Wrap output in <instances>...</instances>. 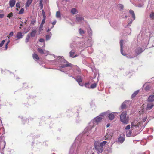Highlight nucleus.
<instances>
[{
  "instance_id": "nucleus-46",
  "label": "nucleus",
  "mask_w": 154,
  "mask_h": 154,
  "mask_svg": "<svg viewBox=\"0 0 154 154\" xmlns=\"http://www.w3.org/2000/svg\"><path fill=\"white\" fill-rule=\"evenodd\" d=\"M56 20H54V21L52 23V26L54 27V26L56 24Z\"/></svg>"
},
{
  "instance_id": "nucleus-37",
  "label": "nucleus",
  "mask_w": 154,
  "mask_h": 154,
  "mask_svg": "<svg viewBox=\"0 0 154 154\" xmlns=\"http://www.w3.org/2000/svg\"><path fill=\"white\" fill-rule=\"evenodd\" d=\"M24 9L23 8H22L18 12L19 14H21L24 13Z\"/></svg>"
},
{
  "instance_id": "nucleus-1",
  "label": "nucleus",
  "mask_w": 154,
  "mask_h": 154,
  "mask_svg": "<svg viewBox=\"0 0 154 154\" xmlns=\"http://www.w3.org/2000/svg\"><path fill=\"white\" fill-rule=\"evenodd\" d=\"M147 119L146 116H145L142 118H140L139 119H136L131 123V130L125 131L126 135L127 137H130L132 131H138L141 128L142 126H145L146 124H143L146 121Z\"/></svg>"
},
{
  "instance_id": "nucleus-17",
  "label": "nucleus",
  "mask_w": 154,
  "mask_h": 154,
  "mask_svg": "<svg viewBox=\"0 0 154 154\" xmlns=\"http://www.w3.org/2000/svg\"><path fill=\"white\" fill-rule=\"evenodd\" d=\"M82 141V135L80 134L76 138L75 143H80Z\"/></svg>"
},
{
  "instance_id": "nucleus-14",
  "label": "nucleus",
  "mask_w": 154,
  "mask_h": 154,
  "mask_svg": "<svg viewBox=\"0 0 154 154\" xmlns=\"http://www.w3.org/2000/svg\"><path fill=\"white\" fill-rule=\"evenodd\" d=\"M23 36L24 35L23 34L22 32H19L17 33L16 37L17 38V39H20L23 38Z\"/></svg>"
},
{
  "instance_id": "nucleus-27",
  "label": "nucleus",
  "mask_w": 154,
  "mask_h": 154,
  "mask_svg": "<svg viewBox=\"0 0 154 154\" xmlns=\"http://www.w3.org/2000/svg\"><path fill=\"white\" fill-rule=\"evenodd\" d=\"M74 53L75 51L72 50L69 53L70 56L73 58L76 57L77 56L76 55H75L74 56H73Z\"/></svg>"
},
{
  "instance_id": "nucleus-53",
  "label": "nucleus",
  "mask_w": 154,
  "mask_h": 154,
  "mask_svg": "<svg viewBox=\"0 0 154 154\" xmlns=\"http://www.w3.org/2000/svg\"><path fill=\"white\" fill-rule=\"evenodd\" d=\"M42 16H43V19H45L46 17L45 14H43Z\"/></svg>"
},
{
  "instance_id": "nucleus-41",
  "label": "nucleus",
  "mask_w": 154,
  "mask_h": 154,
  "mask_svg": "<svg viewBox=\"0 0 154 154\" xmlns=\"http://www.w3.org/2000/svg\"><path fill=\"white\" fill-rule=\"evenodd\" d=\"M150 17L151 18H152L153 19H154V13L152 12L151 13V14H150Z\"/></svg>"
},
{
  "instance_id": "nucleus-40",
  "label": "nucleus",
  "mask_w": 154,
  "mask_h": 154,
  "mask_svg": "<svg viewBox=\"0 0 154 154\" xmlns=\"http://www.w3.org/2000/svg\"><path fill=\"white\" fill-rule=\"evenodd\" d=\"M13 16V14L12 13H10L9 14H8L7 17L9 18L12 17Z\"/></svg>"
},
{
  "instance_id": "nucleus-22",
  "label": "nucleus",
  "mask_w": 154,
  "mask_h": 154,
  "mask_svg": "<svg viewBox=\"0 0 154 154\" xmlns=\"http://www.w3.org/2000/svg\"><path fill=\"white\" fill-rule=\"evenodd\" d=\"M92 83V82L89 81L88 82L85 83L84 85L85 87L88 88L90 89V85Z\"/></svg>"
},
{
  "instance_id": "nucleus-25",
  "label": "nucleus",
  "mask_w": 154,
  "mask_h": 154,
  "mask_svg": "<svg viewBox=\"0 0 154 154\" xmlns=\"http://www.w3.org/2000/svg\"><path fill=\"white\" fill-rule=\"evenodd\" d=\"M144 107L143 106H142L141 107L140 110L139 111V113L140 114H143L144 113H146V112L144 111Z\"/></svg>"
},
{
  "instance_id": "nucleus-56",
  "label": "nucleus",
  "mask_w": 154,
  "mask_h": 154,
  "mask_svg": "<svg viewBox=\"0 0 154 154\" xmlns=\"http://www.w3.org/2000/svg\"><path fill=\"white\" fill-rule=\"evenodd\" d=\"M109 126H110V124H108L106 125V127H108Z\"/></svg>"
},
{
  "instance_id": "nucleus-34",
  "label": "nucleus",
  "mask_w": 154,
  "mask_h": 154,
  "mask_svg": "<svg viewBox=\"0 0 154 154\" xmlns=\"http://www.w3.org/2000/svg\"><path fill=\"white\" fill-rule=\"evenodd\" d=\"M75 145H76V144H75V143H74L70 148V152H72L73 151L74 148L75 146Z\"/></svg>"
},
{
  "instance_id": "nucleus-4",
  "label": "nucleus",
  "mask_w": 154,
  "mask_h": 154,
  "mask_svg": "<svg viewBox=\"0 0 154 154\" xmlns=\"http://www.w3.org/2000/svg\"><path fill=\"white\" fill-rule=\"evenodd\" d=\"M127 113L125 111L123 112L120 116L121 121L123 124H127L129 121V118L128 117H126Z\"/></svg>"
},
{
  "instance_id": "nucleus-42",
  "label": "nucleus",
  "mask_w": 154,
  "mask_h": 154,
  "mask_svg": "<svg viewBox=\"0 0 154 154\" xmlns=\"http://www.w3.org/2000/svg\"><path fill=\"white\" fill-rule=\"evenodd\" d=\"M126 106L125 102L123 103L121 106V107L122 109L124 108Z\"/></svg>"
},
{
  "instance_id": "nucleus-55",
  "label": "nucleus",
  "mask_w": 154,
  "mask_h": 154,
  "mask_svg": "<svg viewBox=\"0 0 154 154\" xmlns=\"http://www.w3.org/2000/svg\"><path fill=\"white\" fill-rule=\"evenodd\" d=\"M42 15L43 14H45V12H44V11L43 10H42Z\"/></svg>"
},
{
  "instance_id": "nucleus-38",
  "label": "nucleus",
  "mask_w": 154,
  "mask_h": 154,
  "mask_svg": "<svg viewBox=\"0 0 154 154\" xmlns=\"http://www.w3.org/2000/svg\"><path fill=\"white\" fill-rule=\"evenodd\" d=\"M79 32L80 34L82 35L85 33L84 31L81 29H79Z\"/></svg>"
},
{
  "instance_id": "nucleus-23",
  "label": "nucleus",
  "mask_w": 154,
  "mask_h": 154,
  "mask_svg": "<svg viewBox=\"0 0 154 154\" xmlns=\"http://www.w3.org/2000/svg\"><path fill=\"white\" fill-rule=\"evenodd\" d=\"M32 1L33 0H27L25 5V7L26 8L30 6Z\"/></svg>"
},
{
  "instance_id": "nucleus-36",
  "label": "nucleus",
  "mask_w": 154,
  "mask_h": 154,
  "mask_svg": "<svg viewBox=\"0 0 154 154\" xmlns=\"http://www.w3.org/2000/svg\"><path fill=\"white\" fill-rule=\"evenodd\" d=\"M131 128V126L130 125H127L125 128V130L127 131V130H130V129Z\"/></svg>"
},
{
  "instance_id": "nucleus-29",
  "label": "nucleus",
  "mask_w": 154,
  "mask_h": 154,
  "mask_svg": "<svg viewBox=\"0 0 154 154\" xmlns=\"http://www.w3.org/2000/svg\"><path fill=\"white\" fill-rule=\"evenodd\" d=\"M56 16L57 18L61 19V14L60 11H58L56 12Z\"/></svg>"
},
{
  "instance_id": "nucleus-60",
  "label": "nucleus",
  "mask_w": 154,
  "mask_h": 154,
  "mask_svg": "<svg viewBox=\"0 0 154 154\" xmlns=\"http://www.w3.org/2000/svg\"><path fill=\"white\" fill-rule=\"evenodd\" d=\"M150 137L152 138V136H150Z\"/></svg>"
},
{
  "instance_id": "nucleus-18",
  "label": "nucleus",
  "mask_w": 154,
  "mask_h": 154,
  "mask_svg": "<svg viewBox=\"0 0 154 154\" xmlns=\"http://www.w3.org/2000/svg\"><path fill=\"white\" fill-rule=\"evenodd\" d=\"M143 51V49L140 48L139 47L137 48L135 50V52L137 54H139Z\"/></svg>"
},
{
  "instance_id": "nucleus-47",
  "label": "nucleus",
  "mask_w": 154,
  "mask_h": 154,
  "mask_svg": "<svg viewBox=\"0 0 154 154\" xmlns=\"http://www.w3.org/2000/svg\"><path fill=\"white\" fill-rule=\"evenodd\" d=\"M53 28V26H52L50 28H48L47 30V32H48L51 30V29Z\"/></svg>"
},
{
  "instance_id": "nucleus-62",
  "label": "nucleus",
  "mask_w": 154,
  "mask_h": 154,
  "mask_svg": "<svg viewBox=\"0 0 154 154\" xmlns=\"http://www.w3.org/2000/svg\"><path fill=\"white\" fill-rule=\"evenodd\" d=\"M125 18H127V17L126 16H125Z\"/></svg>"
},
{
  "instance_id": "nucleus-52",
  "label": "nucleus",
  "mask_w": 154,
  "mask_h": 154,
  "mask_svg": "<svg viewBox=\"0 0 154 154\" xmlns=\"http://www.w3.org/2000/svg\"><path fill=\"white\" fill-rule=\"evenodd\" d=\"M4 16V15L3 14H0V18H2Z\"/></svg>"
},
{
  "instance_id": "nucleus-21",
  "label": "nucleus",
  "mask_w": 154,
  "mask_h": 154,
  "mask_svg": "<svg viewBox=\"0 0 154 154\" xmlns=\"http://www.w3.org/2000/svg\"><path fill=\"white\" fill-rule=\"evenodd\" d=\"M15 4V0H10L9 1V5L11 7H13Z\"/></svg>"
},
{
  "instance_id": "nucleus-11",
  "label": "nucleus",
  "mask_w": 154,
  "mask_h": 154,
  "mask_svg": "<svg viewBox=\"0 0 154 154\" xmlns=\"http://www.w3.org/2000/svg\"><path fill=\"white\" fill-rule=\"evenodd\" d=\"M76 80L79 85L82 86H83L84 85L83 83L82 82V78L81 76H77L76 79Z\"/></svg>"
},
{
  "instance_id": "nucleus-13",
  "label": "nucleus",
  "mask_w": 154,
  "mask_h": 154,
  "mask_svg": "<svg viewBox=\"0 0 154 154\" xmlns=\"http://www.w3.org/2000/svg\"><path fill=\"white\" fill-rule=\"evenodd\" d=\"M118 113L116 112H114L109 114V119L111 120H113L115 116Z\"/></svg>"
},
{
  "instance_id": "nucleus-10",
  "label": "nucleus",
  "mask_w": 154,
  "mask_h": 154,
  "mask_svg": "<svg viewBox=\"0 0 154 154\" xmlns=\"http://www.w3.org/2000/svg\"><path fill=\"white\" fill-rule=\"evenodd\" d=\"M130 13L132 15V18H133V20H131L128 23V25L130 26L131 25L132 21L135 19V15L134 12L132 10H130L129 11Z\"/></svg>"
},
{
  "instance_id": "nucleus-43",
  "label": "nucleus",
  "mask_w": 154,
  "mask_h": 154,
  "mask_svg": "<svg viewBox=\"0 0 154 154\" xmlns=\"http://www.w3.org/2000/svg\"><path fill=\"white\" fill-rule=\"evenodd\" d=\"M118 6L120 9H122L123 8V6L122 4H119Z\"/></svg>"
},
{
  "instance_id": "nucleus-49",
  "label": "nucleus",
  "mask_w": 154,
  "mask_h": 154,
  "mask_svg": "<svg viewBox=\"0 0 154 154\" xmlns=\"http://www.w3.org/2000/svg\"><path fill=\"white\" fill-rule=\"evenodd\" d=\"M43 26V25L40 24L39 27V30L40 31H41L42 29Z\"/></svg>"
},
{
  "instance_id": "nucleus-9",
  "label": "nucleus",
  "mask_w": 154,
  "mask_h": 154,
  "mask_svg": "<svg viewBox=\"0 0 154 154\" xmlns=\"http://www.w3.org/2000/svg\"><path fill=\"white\" fill-rule=\"evenodd\" d=\"M37 50L41 54L47 56L48 54V51L45 50H42L40 48H38Z\"/></svg>"
},
{
  "instance_id": "nucleus-54",
  "label": "nucleus",
  "mask_w": 154,
  "mask_h": 154,
  "mask_svg": "<svg viewBox=\"0 0 154 154\" xmlns=\"http://www.w3.org/2000/svg\"><path fill=\"white\" fill-rule=\"evenodd\" d=\"M40 6H42V8L41 9H42L43 8V5H42V4L41 1H40Z\"/></svg>"
},
{
  "instance_id": "nucleus-3",
  "label": "nucleus",
  "mask_w": 154,
  "mask_h": 154,
  "mask_svg": "<svg viewBox=\"0 0 154 154\" xmlns=\"http://www.w3.org/2000/svg\"><path fill=\"white\" fill-rule=\"evenodd\" d=\"M56 57V59L54 61V64L60 65L59 68L58 69V70L63 72H67V71L63 68L68 67H72L73 65L66 61L63 57ZM54 57L55 58H56L55 56H54Z\"/></svg>"
},
{
  "instance_id": "nucleus-48",
  "label": "nucleus",
  "mask_w": 154,
  "mask_h": 154,
  "mask_svg": "<svg viewBox=\"0 0 154 154\" xmlns=\"http://www.w3.org/2000/svg\"><path fill=\"white\" fill-rule=\"evenodd\" d=\"M45 19H43V20H42V21L41 24L43 25V24H44V23H45Z\"/></svg>"
},
{
  "instance_id": "nucleus-26",
  "label": "nucleus",
  "mask_w": 154,
  "mask_h": 154,
  "mask_svg": "<svg viewBox=\"0 0 154 154\" xmlns=\"http://www.w3.org/2000/svg\"><path fill=\"white\" fill-rule=\"evenodd\" d=\"M78 12V11L75 8H72L71 10V12L73 14H76Z\"/></svg>"
},
{
  "instance_id": "nucleus-35",
  "label": "nucleus",
  "mask_w": 154,
  "mask_h": 154,
  "mask_svg": "<svg viewBox=\"0 0 154 154\" xmlns=\"http://www.w3.org/2000/svg\"><path fill=\"white\" fill-rule=\"evenodd\" d=\"M30 38V35L29 34H28L27 35L26 38V43H27L29 42Z\"/></svg>"
},
{
  "instance_id": "nucleus-5",
  "label": "nucleus",
  "mask_w": 154,
  "mask_h": 154,
  "mask_svg": "<svg viewBox=\"0 0 154 154\" xmlns=\"http://www.w3.org/2000/svg\"><path fill=\"white\" fill-rule=\"evenodd\" d=\"M84 42V43L80 44V48H86L88 46H90L92 45V42L91 38L89 37L88 40H86Z\"/></svg>"
},
{
  "instance_id": "nucleus-8",
  "label": "nucleus",
  "mask_w": 154,
  "mask_h": 154,
  "mask_svg": "<svg viewBox=\"0 0 154 154\" xmlns=\"http://www.w3.org/2000/svg\"><path fill=\"white\" fill-rule=\"evenodd\" d=\"M75 21L77 23H82L84 21V18L81 16L77 15L76 17Z\"/></svg>"
},
{
  "instance_id": "nucleus-33",
  "label": "nucleus",
  "mask_w": 154,
  "mask_h": 154,
  "mask_svg": "<svg viewBox=\"0 0 154 154\" xmlns=\"http://www.w3.org/2000/svg\"><path fill=\"white\" fill-rule=\"evenodd\" d=\"M107 143V142L106 141H104L103 142L101 143H99V145H100L101 147H102L103 148V147Z\"/></svg>"
},
{
  "instance_id": "nucleus-39",
  "label": "nucleus",
  "mask_w": 154,
  "mask_h": 154,
  "mask_svg": "<svg viewBox=\"0 0 154 154\" xmlns=\"http://www.w3.org/2000/svg\"><path fill=\"white\" fill-rule=\"evenodd\" d=\"M21 5V2H17L16 4V6L17 8H20Z\"/></svg>"
},
{
  "instance_id": "nucleus-32",
  "label": "nucleus",
  "mask_w": 154,
  "mask_h": 154,
  "mask_svg": "<svg viewBox=\"0 0 154 154\" xmlns=\"http://www.w3.org/2000/svg\"><path fill=\"white\" fill-rule=\"evenodd\" d=\"M97 86V84L96 83H91L90 85V88L93 89L96 87Z\"/></svg>"
},
{
  "instance_id": "nucleus-2",
  "label": "nucleus",
  "mask_w": 154,
  "mask_h": 154,
  "mask_svg": "<svg viewBox=\"0 0 154 154\" xmlns=\"http://www.w3.org/2000/svg\"><path fill=\"white\" fill-rule=\"evenodd\" d=\"M106 115V113H103L94 118L90 122L88 126L85 129V132L89 134H91L92 132H94L95 131L92 130L93 128L101 122Z\"/></svg>"
},
{
  "instance_id": "nucleus-15",
  "label": "nucleus",
  "mask_w": 154,
  "mask_h": 154,
  "mask_svg": "<svg viewBox=\"0 0 154 154\" xmlns=\"http://www.w3.org/2000/svg\"><path fill=\"white\" fill-rule=\"evenodd\" d=\"M154 105L153 103H148L147 105L146 109V110H149L151 109L154 106Z\"/></svg>"
},
{
  "instance_id": "nucleus-51",
  "label": "nucleus",
  "mask_w": 154,
  "mask_h": 154,
  "mask_svg": "<svg viewBox=\"0 0 154 154\" xmlns=\"http://www.w3.org/2000/svg\"><path fill=\"white\" fill-rule=\"evenodd\" d=\"M44 40L43 39L41 38L39 39V41L41 42H44Z\"/></svg>"
},
{
  "instance_id": "nucleus-12",
  "label": "nucleus",
  "mask_w": 154,
  "mask_h": 154,
  "mask_svg": "<svg viewBox=\"0 0 154 154\" xmlns=\"http://www.w3.org/2000/svg\"><path fill=\"white\" fill-rule=\"evenodd\" d=\"M125 140V136L123 135H120L118 139V142L120 143L123 142Z\"/></svg>"
},
{
  "instance_id": "nucleus-57",
  "label": "nucleus",
  "mask_w": 154,
  "mask_h": 154,
  "mask_svg": "<svg viewBox=\"0 0 154 154\" xmlns=\"http://www.w3.org/2000/svg\"><path fill=\"white\" fill-rule=\"evenodd\" d=\"M16 10H17V11H18L19 10V9H18V8H16Z\"/></svg>"
},
{
  "instance_id": "nucleus-63",
  "label": "nucleus",
  "mask_w": 154,
  "mask_h": 154,
  "mask_svg": "<svg viewBox=\"0 0 154 154\" xmlns=\"http://www.w3.org/2000/svg\"><path fill=\"white\" fill-rule=\"evenodd\" d=\"M71 48H72V46H71Z\"/></svg>"
},
{
  "instance_id": "nucleus-6",
  "label": "nucleus",
  "mask_w": 154,
  "mask_h": 154,
  "mask_svg": "<svg viewBox=\"0 0 154 154\" xmlns=\"http://www.w3.org/2000/svg\"><path fill=\"white\" fill-rule=\"evenodd\" d=\"M95 148L99 153L101 152L103 150V148L101 147L99 145V143L98 142H95L94 144Z\"/></svg>"
},
{
  "instance_id": "nucleus-31",
  "label": "nucleus",
  "mask_w": 154,
  "mask_h": 154,
  "mask_svg": "<svg viewBox=\"0 0 154 154\" xmlns=\"http://www.w3.org/2000/svg\"><path fill=\"white\" fill-rule=\"evenodd\" d=\"M139 92V90H137L135 91L132 95L131 97L132 98H133Z\"/></svg>"
},
{
  "instance_id": "nucleus-59",
  "label": "nucleus",
  "mask_w": 154,
  "mask_h": 154,
  "mask_svg": "<svg viewBox=\"0 0 154 154\" xmlns=\"http://www.w3.org/2000/svg\"><path fill=\"white\" fill-rule=\"evenodd\" d=\"M8 39H9V36H8Z\"/></svg>"
},
{
  "instance_id": "nucleus-44",
  "label": "nucleus",
  "mask_w": 154,
  "mask_h": 154,
  "mask_svg": "<svg viewBox=\"0 0 154 154\" xmlns=\"http://www.w3.org/2000/svg\"><path fill=\"white\" fill-rule=\"evenodd\" d=\"M10 42V41L9 40H8V42H7V43H6V45H5V50H7V49L8 45V44Z\"/></svg>"
},
{
  "instance_id": "nucleus-50",
  "label": "nucleus",
  "mask_w": 154,
  "mask_h": 154,
  "mask_svg": "<svg viewBox=\"0 0 154 154\" xmlns=\"http://www.w3.org/2000/svg\"><path fill=\"white\" fill-rule=\"evenodd\" d=\"M14 33L13 32H11L9 34V35L11 37L13 35Z\"/></svg>"
},
{
  "instance_id": "nucleus-30",
  "label": "nucleus",
  "mask_w": 154,
  "mask_h": 154,
  "mask_svg": "<svg viewBox=\"0 0 154 154\" xmlns=\"http://www.w3.org/2000/svg\"><path fill=\"white\" fill-rule=\"evenodd\" d=\"M33 57L34 60H38L39 59V57L38 55L34 53L32 55Z\"/></svg>"
},
{
  "instance_id": "nucleus-19",
  "label": "nucleus",
  "mask_w": 154,
  "mask_h": 154,
  "mask_svg": "<svg viewBox=\"0 0 154 154\" xmlns=\"http://www.w3.org/2000/svg\"><path fill=\"white\" fill-rule=\"evenodd\" d=\"M147 101L149 102L154 101V95H150L148 97Z\"/></svg>"
},
{
  "instance_id": "nucleus-20",
  "label": "nucleus",
  "mask_w": 154,
  "mask_h": 154,
  "mask_svg": "<svg viewBox=\"0 0 154 154\" xmlns=\"http://www.w3.org/2000/svg\"><path fill=\"white\" fill-rule=\"evenodd\" d=\"M143 87L144 89L146 91L149 90L150 88V86L147 83H145L143 85Z\"/></svg>"
},
{
  "instance_id": "nucleus-45",
  "label": "nucleus",
  "mask_w": 154,
  "mask_h": 154,
  "mask_svg": "<svg viewBox=\"0 0 154 154\" xmlns=\"http://www.w3.org/2000/svg\"><path fill=\"white\" fill-rule=\"evenodd\" d=\"M5 42V40H2L0 43V47H2Z\"/></svg>"
},
{
  "instance_id": "nucleus-64",
  "label": "nucleus",
  "mask_w": 154,
  "mask_h": 154,
  "mask_svg": "<svg viewBox=\"0 0 154 154\" xmlns=\"http://www.w3.org/2000/svg\"><path fill=\"white\" fill-rule=\"evenodd\" d=\"M91 154H94V153H92Z\"/></svg>"
},
{
  "instance_id": "nucleus-28",
  "label": "nucleus",
  "mask_w": 154,
  "mask_h": 154,
  "mask_svg": "<svg viewBox=\"0 0 154 154\" xmlns=\"http://www.w3.org/2000/svg\"><path fill=\"white\" fill-rule=\"evenodd\" d=\"M52 35L51 33V32H49L46 35V40H48L50 39Z\"/></svg>"
},
{
  "instance_id": "nucleus-7",
  "label": "nucleus",
  "mask_w": 154,
  "mask_h": 154,
  "mask_svg": "<svg viewBox=\"0 0 154 154\" xmlns=\"http://www.w3.org/2000/svg\"><path fill=\"white\" fill-rule=\"evenodd\" d=\"M112 131H107L104 137L105 139L109 140L112 137Z\"/></svg>"
},
{
  "instance_id": "nucleus-24",
  "label": "nucleus",
  "mask_w": 154,
  "mask_h": 154,
  "mask_svg": "<svg viewBox=\"0 0 154 154\" xmlns=\"http://www.w3.org/2000/svg\"><path fill=\"white\" fill-rule=\"evenodd\" d=\"M36 30L35 29H33L30 33V36L32 37H34L36 33Z\"/></svg>"
},
{
  "instance_id": "nucleus-58",
  "label": "nucleus",
  "mask_w": 154,
  "mask_h": 154,
  "mask_svg": "<svg viewBox=\"0 0 154 154\" xmlns=\"http://www.w3.org/2000/svg\"><path fill=\"white\" fill-rule=\"evenodd\" d=\"M139 7H141V6L140 5H139L138 6Z\"/></svg>"
},
{
  "instance_id": "nucleus-61",
  "label": "nucleus",
  "mask_w": 154,
  "mask_h": 154,
  "mask_svg": "<svg viewBox=\"0 0 154 154\" xmlns=\"http://www.w3.org/2000/svg\"><path fill=\"white\" fill-rule=\"evenodd\" d=\"M41 6V9H41V8H42V6Z\"/></svg>"
},
{
  "instance_id": "nucleus-16",
  "label": "nucleus",
  "mask_w": 154,
  "mask_h": 154,
  "mask_svg": "<svg viewBox=\"0 0 154 154\" xmlns=\"http://www.w3.org/2000/svg\"><path fill=\"white\" fill-rule=\"evenodd\" d=\"M123 41L122 40H121L120 42L121 48V52L122 55L125 56L126 55V54L125 53H124L123 51Z\"/></svg>"
}]
</instances>
